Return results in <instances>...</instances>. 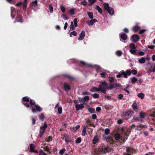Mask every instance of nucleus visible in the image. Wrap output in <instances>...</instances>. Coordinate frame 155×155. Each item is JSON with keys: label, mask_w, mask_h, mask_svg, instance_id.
<instances>
[{"label": "nucleus", "mask_w": 155, "mask_h": 155, "mask_svg": "<svg viewBox=\"0 0 155 155\" xmlns=\"http://www.w3.org/2000/svg\"><path fill=\"white\" fill-rule=\"evenodd\" d=\"M44 118V115L43 114H41L39 116V118L40 120H42Z\"/></svg>", "instance_id": "8fccbe9b"}, {"label": "nucleus", "mask_w": 155, "mask_h": 155, "mask_svg": "<svg viewBox=\"0 0 155 155\" xmlns=\"http://www.w3.org/2000/svg\"><path fill=\"white\" fill-rule=\"evenodd\" d=\"M137 96L141 98V99H143L145 96L144 94L142 93H140L137 94Z\"/></svg>", "instance_id": "bb28decb"}, {"label": "nucleus", "mask_w": 155, "mask_h": 155, "mask_svg": "<svg viewBox=\"0 0 155 155\" xmlns=\"http://www.w3.org/2000/svg\"><path fill=\"white\" fill-rule=\"evenodd\" d=\"M23 104L27 108L31 107L32 112L34 113H36V110L41 112L42 110V109L38 105L35 104V102L34 100H30V98L28 97H25L22 98Z\"/></svg>", "instance_id": "f257e3e1"}, {"label": "nucleus", "mask_w": 155, "mask_h": 155, "mask_svg": "<svg viewBox=\"0 0 155 155\" xmlns=\"http://www.w3.org/2000/svg\"><path fill=\"white\" fill-rule=\"evenodd\" d=\"M49 10L50 13H52L53 12V7L52 4H50L49 5Z\"/></svg>", "instance_id": "37998d69"}, {"label": "nucleus", "mask_w": 155, "mask_h": 155, "mask_svg": "<svg viewBox=\"0 0 155 155\" xmlns=\"http://www.w3.org/2000/svg\"><path fill=\"white\" fill-rule=\"evenodd\" d=\"M39 155H47L42 150H40L39 152Z\"/></svg>", "instance_id": "c03bdc74"}, {"label": "nucleus", "mask_w": 155, "mask_h": 155, "mask_svg": "<svg viewBox=\"0 0 155 155\" xmlns=\"http://www.w3.org/2000/svg\"><path fill=\"white\" fill-rule=\"evenodd\" d=\"M145 53L144 51H141L139 52V54L140 55H144Z\"/></svg>", "instance_id": "052dcab7"}, {"label": "nucleus", "mask_w": 155, "mask_h": 155, "mask_svg": "<svg viewBox=\"0 0 155 155\" xmlns=\"http://www.w3.org/2000/svg\"><path fill=\"white\" fill-rule=\"evenodd\" d=\"M123 121L122 120H118L117 121V123L118 124H120L123 123Z\"/></svg>", "instance_id": "e2e57ef3"}, {"label": "nucleus", "mask_w": 155, "mask_h": 155, "mask_svg": "<svg viewBox=\"0 0 155 155\" xmlns=\"http://www.w3.org/2000/svg\"><path fill=\"white\" fill-rule=\"evenodd\" d=\"M140 117L141 118H144L145 117V114L144 113L141 112L140 114Z\"/></svg>", "instance_id": "ea45409f"}, {"label": "nucleus", "mask_w": 155, "mask_h": 155, "mask_svg": "<svg viewBox=\"0 0 155 155\" xmlns=\"http://www.w3.org/2000/svg\"><path fill=\"white\" fill-rule=\"evenodd\" d=\"M60 8L62 12L64 13L65 12V8L63 5H61Z\"/></svg>", "instance_id": "4c0bfd02"}, {"label": "nucleus", "mask_w": 155, "mask_h": 155, "mask_svg": "<svg viewBox=\"0 0 155 155\" xmlns=\"http://www.w3.org/2000/svg\"><path fill=\"white\" fill-rule=\"evenodd\" d=\"M75 9L74 8H72L69 11L68 14L71 15H73L75 14Z\"/></svg>", "instance_id": "aec40b11"}, {"label": "nucleus", "mask_w": 155, "mask_h": 155, "mask_svg": "<svg viewBox=\"0 0 155 155\" xmlns=\"http://www.w3.org/2000/svg\"><path fill=\"white\" fill-rule=\"evenodd\" d=\"M84 107V104H83L81 103L80 104H76L75 105V107L76 110L78 111L82 109Z\"/></svg>", "instance_id": "f8f14e48"}, {"label": "nucleus", "mask_w": 155, "mask_h": 155, "mask_svg": "<svg viewBox=\"0 0 155 155\" xmlns=\"http://www.w3.org/2000/svg\"><path fill=\"white\" fill-rule=\"evenodd\" d=\"M88 110L91 113H94L95 112V110L92 108H88Z\"/></svg>", "instance_id": "58836bf2"}, {"label": "nucleus", "mask_w": 155, "mask_h": 155, "mask_svg": "<svg viewBox=\"0 0 155 155\" xmlns=\"http://www.w3.org/2000/svg\"><path fill=\"white\" fill-rule=\"evenodd\" d=\"M139 27L138 26H134L133 28V31L135 32H136L139 30Z\"/></svg>", "instance_id": "c756f323"}, {"label": "nucleus", "mask_w": 155, "mask_h": 155, "mask_svg": "<svg viewBox=\"0 0 155 155\" xmlns=\"http://www.w3.org/2000/svg\"><path fill=\"white\" fill-rule=\"evenodd\" d=\"M102 150L103 152L106 153L110 151H111V148L105 146H103L102 147Z\"/></svg>", "instance_id": "2eb2a0df"}, {"label": "nucleus", "mask_w": 155, "mask_h": 155, "mask_svg": "<svg viewBox=\"0 0 155 155\" xmlns=\"http://www.w3.org/2000/svg\"><path fill=\"white\" fill-rule=\"evenodd\" d=\"M95 8L96 10H98L99 13L101 14L102 13V10L98 5H96Z\"/></svg>", "instance_id": "cd10ccee"}, {"label": "nucleus", "mask_w": 155, "mask_h": 155, "mask_svg": "<svg viewBox=\"0 0 155 155\" xmlns=\"http://www.w3.org/2000/svg\"><path fill=\"white\" fill-rule=\"evenodd\" d=\"M104 133L106 135H107L110 133V130L108 128H106L104 131Z\"/></svg>", "instance_id": "de8ad7c7"}, {"label": "nucleus", "mask_w": 155, "mask_h": 155, "mask_svg": "<svg viewBox=\"0 0 155 155\" xmlns=\"http://www.w3.org/2000/svg\"><path fill=\"white\" fill-rule=\"evenodd\" d=\"M22 4V3L21 2H19L15 5L17 6H20Z\"/></svg>", "instance_id": "0e129e2a"}, {"label": "nucleus", "mask_w": 155, "mask_h": 155, "mask_svg": "<svg viewBox=\"0 0 155 155\" xmlns=\"http://www.w3.org/2000/svg\"><path fill=\"white\" fill-rule=\"evenodd\" d=\"M27 5H23V9L24 11H25L27 9Z\"/></svg>", "instance_id": "680f3d73"}, {"label": "nucleus", "mask_w": 155, "mask_h": 155, "mask_svg": "<svg viewBox=\"0 0 155 155\" xmlns=\"http://www.w3.org/2000/svg\"><path fill=\"white\" fill-rule=\"evenodd\" d=\"M93 97L95 98H98L99 97V95L96 93H95L93 95Z\"/></svg>", "instance_id": "864d4df0"}, {"label": "nucleus", "mask_w": 155, "mask_h": 155, "mask_svg": "<svg viewBox=\"0 0 155 155\" xmlns=\"http://www.w3.org/2000/svg\"><path fill=\"white\" fill-rule=\"evenodd\" d=\"M131 72V73L133 74L134 75H136L137 73V71L135 70H132Z\"/></svg>", "instance_id": "5fc2aeb1"}, {"label": "nucleus", "mask_w": 155, "mask_h": 155, "mask_svg": "<svg viewBox=\"0 0 155 155\" xmlns=\"http://www.w3.org/2000/svg\"><path fill=\"white\" fill-rule=\"evenodd\" d=\"M103 5L110 15H113L114 14V11L112 8L109 6L108 3H104Z\"/></svg>", "instance_id": "20e7f679"}, {"label": "nucleus", "mask_w": 155, "mask_h": 155, "mask_svg": "<svg viewBox=\"0 0 155 155\" xmlns=\"http://www.w3.org/2000/svg\"><path fill=\"white\" fill-rule=\"evenodd\" d=\"M63 87L64 90L66 92H68L70 90V86L68 84L64 83L63 84Z\"/></svg>", "instance_id": "a211bd4d"}, {"label": "nucleus", "mask_w": 155, "mask_h": 155, "mask_svg": "<svg viewBox=\"0 0 155 155\" xmlns=\"http://www.w3.org/2000/svg\"><path fill=\"white\" fill-rule=\"evenodd\" d=\"M97 0H88L89 3L88 5L89 6H91Z\"/></svg>", "instance_id": "393cba45"}, {"label": "nucleus", "mask_w": 155, "mask_h": 155, "mask_svg": "<svg viewBox=\"0 0 155 155\" xmlns=\"http://www.w3.org/2000/svg\"><path fill=\"white\" fill-rule=\"evenodd\" d=\"M57 107V110L58 111V114H60L62 113V108L61 106L58 105V103L55 106L54 109H55Z\"/></svg>", "instance_id": "ddd939ff"}, {"label": "nucleus", "mask_w": 155, "mask_h": 155, "mask_svg": "<svg viewBox=\"0 0 155 155\" xmlns=\"http://www.w3.org/2000/svg\"><path fill=\"white\" fill-rule=\"evenodd\" d=\"M65 140L66 143L70 142L72 141L71 139L67 138H65Z\"/></svg>", "instance_id": "603ef678"}, {"label": "nucleus", "mask_w": 155, "mask_h": 155, "mask_svg": "<svg viewBox=\"0 0 155 155\" xmlns=\"http://www.w3.org/2000/svg\"><path fill=\"white\" fill-rule=\"evenodd\" d=\"M114 138L116 140H119L120 138V135L118 133L114 135Z\"/></svg>", "instance_id": "c85d7f7f"}, {"label": "nucleus", "mask_w": 155, "mask_h": 155, "mask_svg": "<svg viewBox=\"0 0 155 155\" xmlns=\"http://www.w3.org/2000/svg\"><path fill=\"white\" fill-rule=\"evenodd\" d=\"M98 139L97 135H96L93 140V143L94 144H95L98 141Z\"/></svg>", "instance_id": "5701e85b"}, {"label": "nucleus", "mask_w": 155, "mask_h": 155, "mask_svg": "<svg viewBox=\"0 0 155 155\" xmlns=\"http://www.w3.org/2000/svg\"><path fill=\"white\" fill-rule=\"evenodd\" d=\"M61 17L64 20H68L69 19V18L68 17H67L65 14H63Z\"/></svg>", "instance_id": "a18cd8bd"}, {"label": "nucleus", "mask_w": 155, "mask_h": 155, "mask_svg": "<svg viewBox=\"0 0 155 155\" xmlns=\"http://www.w3.org/2000/svg\"><path fill=\"white\" fill-rule=\"evenodd\" d=\"M115 54L116 55H117V56H120L122 55V53L121 51L119 50V51H117L115 52Z\"/></svg>", "instance_id": "473e14b6"}, {"label": "nucleus", "mask_w": 155, "mask_h": 155, "mask_svg": "<svg viewBox=\"0 0 155 155\" xmlns=\"http://www.w3.org/2000/svg\"><path fill=\"white\" fill-rule=\"evenodd\" d=\"M101 108L99 107H97L96 108V110L98 112H100L101 111Z\"/></svg>", "instance_id": "338daca9"}, {"label": "nucleus", "mask_w": 155, "mask_h": 155, "mask_svg": "<svg viewBox=\"0 0 155 155\" xmlns=\"http://www.w3.org/2000/svg\"><path fill=\"white\" fill-rule=\"evenodd\" d=\"M74 26V25L73 22L72 21H71V22L70 30H74L75 28Z\"/></svg>", "instance_id": "2f4dec72"}, {"label": "nucleus", "mask_w": 155, "mask_h": 155, "mask_svg": "<svg viewBox=\"0 0 155 155\" xmlns=\"http://www.w3.org/2000/svg\"><path fill=\"white\" fill-rule=\"evenodd\" d=\"M87 14L90 19H92L93 18V14L92 12H88Z\"/></svg>", "instance_id": "7c9ffc66"}, {"label": "nucleus", "mask_w": 155, "mask_h": 155, "mask_svg": "<svg viewBox=\"0 0 155 155\" xmlns=\"http://www.w3.org/2000/svg\"><path fill=\"white\" fill-rule=\"evenodd\" d=\"M106 74V73L105 72H103L100 74V75L102 78H104L105 77Z\"/></svg>", "instance_id": "4d7b16f0"}, {"label": "nucleus", "mask_w": 155, "mask_h": 155, "mask_svg": "<svg viewBox=\"0 0 155 155\" xmlns=\"http://www.w3.org/2000/svg\"><path fill=\"white\" fill-rule=\"evenodd\" d=\"M97 21L96 19H94L91 20L90 21H87V23L89 25H93L96 22H97Z\"/></svg>", "instance_id": "6ab92c4d"}, {"label": "nucleus", "mask_w": 155, "mask_h": 155, "mask_svg": "<svg viewBox=\"0 0 155 155\" xmlns=\"http://www.w3.org/2000/svg\"><path fill=\"white\" fill-rule=\"evenodd\" d=\"M92 118L93 119H95L97 118V116L96 114H94L92 115Z\"/></svg>", "instance_id": "774afa93"}, {"label": "nucleus", "mask_w": 155, "mask_h": 155, "mask_svg": "<svg viewBox=\"0 0 155 155\" xmlns=\"http://www.w3.org/2000/svg\"><path fill=\"white\" fill-rule=\"evenodd\" d=\"M130 49V52L132 54H134L136 53L137 49L135 45L133 43H131L129 45Z\"/></svg>", "instance_id": "423d86ee"}, {"label": "nucleus", "mask_w": 155, "mask_h": 155, "mask_svg": "<svg viewBox=\"0 0 155 155\" xmlns=\"http://www.w3.org/2000/svg\"><path fill=\"white\" fill-rule=\"evenodd\" d=\"M47 127L48 125L46 122L44 123V125L40 127V136H42L44 135L45 130Z\"/></svg>", "instance_id": "0eeeda50"}, {"label": "nucleus", "mask_w": 155, "mask_h": 155, "mask_svg": "<svg viewBox=\"0 0 155 155\" xmlns=\"http://www.w3.org/2000/svg\"><path fill=\"white\" fill-rule=\"evenodd\" d=\"M90 91L91 92H93L100 91V90L97 88L94 87L90 89Z\"/></svg>", "instance_id": "a878e982"}, {"label": "nucleus", "mask_w": 155, "mask_h": 155, "mask_svg": "<svg viewBox=\"0 0 155 155\" xmlns=\"http://www.w3.org/2000/svg\"><path fill=\"white\" fill-rule=\"evenodd\" d=\"M18 14L17 10L14 7H11V15L12 18V19H13L15 18V16H16Z\"/></svg>", "instance_id": "6e6552de"}, {"label": "nucleus", "mask_w": 155, "mask_h": 155, "mask_svg": "<svg viewBox=\"0 0 155 155\" xmlns=\"http://www.w3.org/2000/svg\"><path fill=\"white\" fill-rule=\"evenodd\" d=\"M80 3L84 6L86 5L87 4V2L86 0H84L83 1L81 2Z\"/></svg>", "instance_id": "09e8293b"}, {"label": "nucleus", "mask_w": 155, "mask_h": 155, "mask_svg": "<svg viewBox=\"0 0 155 155\" xmlns=\"http://www.w3.org/2000/svg\"><path fill=\"white\" fill-rule=\"evenodd\" d=\"M137 79L135 77H133L132 78L131 82L132 83H135L137 81Z\"/></svg>", "instance_id": "49530a36"}, {"label": "nucleus", "mask_w": 155, "mask_h": 155, "mask_svg": "<svg viewBox=\"0 0 155 155\" xmlns=\"http://www.w3.org/2000/svg\"><path fill=\"white\" fill-rule=\"evenodd\" d=\"M65 151V148H63L62 149L60 150L59 153L61 155H62L63 154V153H64Z\"/></svg>", "instance_id": "a19ab883"}, {"label": "nucleus", "mask_w": 155, "mask_h": 155, "mask_svg": "<svg viewBox=\"0 0 155 155\" xmlns=\"http://www.w3.org/2000/svg\"><path fill=\"white\" fill-rule=\"evenodd\" d=\"M30 151L35 153H37L38 151L37 150H35V146L33 144H31L30 146Z\"/></svg>", "instance_id": "f3484780"}, {"label": "nucleus", "mask_w": 155, "mask_h": 155, "mask_svg": "<svg viewBox=\"0 0 155 155\" xmlns=\"http://www.w3.org/2000/svg\"><path fill=\"white\" fill-rule=\"evenodd\" d=\"M81 138L80 137L78 138L76 140V142L77 143H80L81 142Z\"/></svg>", "instance_id": "3c124183"}, {"label": "nucleus", "mask_w": 155, "mask_h": 155, "mask_svg": "<svg viewBox=\"0 0 155 155\" xmlns=\"http://www.w3.org/2000/svg\"><path fill=\"white\" fill-rule=\"evenodd\" d=\"M109 82L111 84L115 80V78L114 77H109Z\"/></svg>", "instance_id": "e433bc0d"}, {"label": "nucleus", "mask_w": 155, "mask_h": 155, "mask_svg": "<svg viewBox=\"0 0 155 155\" xmlns=\"http://www.w3.org/2000/svg\"><path fill=\"white\" fill-rule=\"evenodd\" d=\"M132 114L130 111L126 112L124 114V118L126 119H128L132 117Z\"/></svg>", "instance_id": "4468645a"}, {"label": "nucleus", "mask_w": 155, "mask_h": 155, "mask_svg": "<svg viewBox=\"0 0 155 155\" xmlns=\"http://www.w3.org/2000/svg\"><path fill=\"white\" fill-rule=\"evenodd\" d=\"M85 32L84 31H82L80 33L79 36L78 38V40L79 41L82 40L85 37Z\"/></svg>", "instance_id": "dca6fc26"}, {"label": "nucleus", "mask_w": 155, "mask_h": 155, "mask_svg": "<svg viewBox=\"0 0 155 155\" xmlns=\"http://www.w3.org/2000/svg\"><path fill=\"white\" fill-rule=\"evenodd\" d=\"M127 153H125L124 155H131V153L133 151V149L130 147H126Z\"/></svg>", "instance_id": "9b49d317"}, {"label": "nucleus", "mask_w": 155, "mask_h": 155, "mask_svg": "<svg viewBox=\"0 0 155 155\" xmlns=\"http://www.w3.org/2000/svg\"><path fill=\"white\" fill-rule=\"evenodd\" d=\"M123 95L121 94H120L118 95L117 98L119 99H121L123 98Z\"/></svg>", "instance_id": "13d9d810"}, {"label": "nucleus", "mask_w": 155, "mask_h": 155, "mask_svg": "<svg viewBox=\"0 0 155 155\" xmlns=\"http://www.w3.org/2000/svg\"><path fill=\"white\" fill-rule=\"evenodd\" d=\"M108 84L105 81H104L100 83L99 87V89L102 93L105 94L106 91L105 89V87L107 86Z\"/></svg>", "instance_id": "7ed1b4c3"}, {"label": "nucleus", "mask_w": 155, "mask_h": 155, "mask_svg": "<svg viewBox=\"0 0 155 155\" xmlns=\"http://www.w3.org/2000/svg\"><path fill=\"white\" fill-rule=\"evenodd\" d=\"M138 61L140 63L143 64L145 62L146 59L144 57H142L139 59Z\"/></svg>", "instance_id": "4be33fe9"}, {"label": "nucleus", "mask_w": 155, "mask_h": 155, "mask_svg": "<svg viewBox=\"0 0 155 155\" xmlns=\"http://www.w3.org/2000/svg\"><path fill=\"white\" fill-rule=\"evenodd\" d=\"M140 39V37L139 35L134 34L132 35L131 37V40L132 42L134 43H136Z\"/></svg>", "instance_id": "9d476101"}, {"label": "nucleus", "mask_w": 155, "mask_h": 155, "mask_svg": "<svg viewBox=\"0 0 155 155\" xmlns=\"http://www.w3.org/2000/svg\"><path fill=\"white\" fill-rule=\"evenodd\" d=\"M77 35V32L75 31H73L71 32L70 33V36L71 37H72V35L76 36Z\"/></svg>", "instance_id": "72a5a7b5"}, {"label": "nucleus", "mask_w": 155, "mask_h": 155, "mask_svg": "<svg viewBox=\"0 0 155 155\" xmlns=\"http://www.w3.org/2000/svg\"><path fill=\"white\" fill-rule=\"evenodd\" d=\"M80 126L79 125H77L75 127H73V129L74 130H77L80 127Z\"/></svg>", "instance_id": "bf43d9fd"}, {"label": "nucleus", "mask_w": 155, "mask_h": 155, "mask_svg": "<svg viewBox=\"0 0 155 155\" xmlns=\"http://www.w3.org/2000/svg\"><path fill=\"white\" fill-rule=\"evenodd\" d=\"M73 23L75 27H76L78 26V19L77 18H75L74 20Z\"/></svg>", "instance_id": "f704fd0d"}, {"label": "nucleus", "mask_w": 155, "mask_h": 155, "mask_svg": "<svg viewBox=\"0 0 155 155\" xmlns=\"http://www.w3.org/2000/svg\"><path fill=\"white\" fill-rule=\"evenodd\" d=\"M120 84L116 83L110 84L108 87V90H111L114 89H117L120 87Z\"/></svg>", "instance_id": "39448f33"}, {"label": "nucleus", "mask_w": 155, "mask_h": 155, "mask_svg": "<svg viewBox=\"0 0 155 155\" xmlns=\"http://www.w3.org/2000/svg\"><path fill=\"white\" fill-rule=\"evenodd\" d=\"M133 120L135 121H139L140 120V118L138 116H134Z\"/></svg>", "instance_id": "c9c22d12"}, {"label": "nucleus", "mask_w": 155, "mask_h": 155, "mask_svg": "<svg viewBox=\"0 0 155 155\" xmlns=\"http://www.w3.org/2000/svg\"><path fill=\"white\" fill-rule=\"evenodd\" d=\"M146 31V30L145 29L141 30L139 31V34H142L143 33Z\"/></svg>", "instance_id": "69168bd1"}, {"label": "nucleus", "mask_w": 155, "mask_h": 155, "mask_svg": "<svg viewBox=\"0 0 155 155\" xmlns=\"http://www.w3.org/2000/svg\"><path fill=\"white\" fill-rule=\"evenodd\" d=\"M120 41L126 43V41L127 39V34L124 33H120L119 34Z\"/></svg>", "instance_id": "1a4fd4ad"}, {"label": "nucleus", "mask_w": 155, "mask_h": 155, "mask_svg": "<svg viewBox=\"0 0 155 155\" xmlns=\"http://www.w3.org/2000/svg\"><path fill=\"white\" fill-rule=\"evenodd\" d=\"M38 1L37 0H35L31 3V5L32 7H36L38 6Z\"/></svg>", "instance_id": "412c9836"}, {"label": "nucleus", "mask_w": 155, "mask_h": 155, "mask_svg": "<svg viewBox=\"0 0 155 155\" xmlns=\"http://www.w3.org/2000/svg\"><path fill=\"white\" fill-rule=\"evenodd\" d=\"M7 2L11 4H14L13 0H6Z\"/></svg>", "instance_id": "6e6d98bb"}, {"label": "nucleus", "mask_w": 155, "mask_h": 155, "mask_svg": "<svg viewBox=\"0 0 155 155\" xmlns=\"http://www.w3.org/2000/svg\"><path fill=\"white\" fill-rule=\"evenodd\" d=\"M96 71L97 72H102L103 71V69L99 66H97L95 68Z\"/></svg>", "instance_id": "b1692460"}, {"label": "nucleus", "mask_w": 155, "mask_h": 155, "mask_svg": "<svg viewBox=\"0 0 155 155\" xmlns=\"http://www.w3.org/2000/svg\"><path fill=\"white\" fill-rule=\"evenodd\" d=\"M132 107L133 109L136 110L137 109V105L136 103H134L132 105Z\"/></svg>", "instance_id": "79ce46f5"}, {"label": "nucleus", "mask_w": 155, "mask_h": 155, "mask_svg": "<svg viewBox=\"0 0 155 155\" xmlns=\"http://www.w3.org/2000/svg\"><path fill=\"white\" fill-rule=\"evenodd\" d=\"M131 74V72L130 69L126 70V72H124V71H122L118 73L116 75V77L118 78H119L121 77V75H123L125 78H127V75H130Z\"/></svg>", "instance_id": "f03ea898"}]
</instances>
